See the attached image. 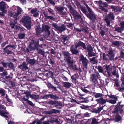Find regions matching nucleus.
<instances>
[{
	"instance_id": "e433bc0d",
	"label": "nucleus",
	"mask_w": 124,
	"mask_h": 124,
	"mask_svg": "<svg viewBox=\"0 0 124 124\" xmlns=\"http://www.w3.org/2000/svg\"><path fill=\"white\" fill-rule=\"evenodd\" d=\"M37 50L39 54H42L43 56H44L45 54L44 52L43 51L40 49H37Z\"/></svg>"
},
{
	"instance_id": "ea45409f",
	"label": "nucleus",
	"mask_w": 124,
	"mask_h": 124,
	"mask_svg": "<svg viewBox=\"0 0 124 124\" xmlns=\"http://www.w3.org/2000/svg\"><path fill=\"white\" fill-rule=\"evenodd\" d=\"M53 73L52 72L49 71L46 74V76L48 77H51L53 76Z\"/></svg>"
},
{
	"instance_id": "de8ad7c7",
	"label": "nucleus",
	"mask_w": 124,
	"mask_h": 124,
	"mask_svg": "<svg viewBox=\"0 0 124 124\" xmlns=\"http://www.w3.org/2000/svg\"><path fill=\"white\" fill-rule=\"evenodd\" d=\"M67 37L66 36H62V41L64 42H65L66 41H68L67 40Z\"/></svg>"
},
{
	"instance_id": "6e6552de",
	"label": "nucleus",
	"mask_w": 124,
	"mask_h": 124,
	"mask_svg": "<svg viewBox=\"0 0 124 124\" xmlns=\"http://www.w3.org/2000/svg\"><path fill=\"white\" fill-rule=\"evenodd\" d=\"M0 108H1L3 109H5L6 107L0 104ZM9 114V113L7 111L5 112L0 111V115L1 116L6 117V119L8 120V116L7 115Z\"/></svg>"
},
{
	"instance_id": "13d9d810",
	"label": "nucleus",
	"mask_w": 124,
	"mask_h": 124,
	"mask_svg": "<svg viewBox=\"0 0 124 124\" xmlns=\"http://www.w3.org/2000/svg\"><path fill=\"white\" fill-rule=\"evenodd\" d=\"M114 59V55H113L109 56L108 57V60L109 59L112 60H113Z\"/></svg>"
},
{
	"instance_id": "3c124183",
	"label": "nucleus",
	"mask_w": 124,
	"mask_h": 124,
	"mask_svg": "<svg viewBox=\"0 0 124 124\" xmlns=\"http://www.w3.org/2000/svg\"><path fill=\"white\" fill-rule=\"evenodd\" d=\"M80 107L82 109H86L87 108H89V107L87 106H85L84 105H82L80 106Z\"/></svg>"
},
{
	"instance_id": "0e129e2a",
	"label": "nucleus",
	"mask_w": 124,
	"mask_h": 124,
	"mask_svg": "<svg viewBox=\"0 0 124 124\" xmlns=\"http://www.w3.org/2000/svg\"><path fill=\"white\" fill-rule=\"evenodd\" d=\"M36 30L37 31V34H38L39 33H41L42 32V31H40V29L39 28H37L36 29Z\"/></svg>"
},
{
	"instance_id": "c03bdc74",
	"label": "nucleus",
	"mask_w": 124,
	"mask_h": 124,
	"mask_svg": "<svg viewBox=\"0 0 124 124\" xmlns=\"http://www.w3.org/2000/svg\"><path fill=\"white\" fill-rule=\"evenodd\" d=\"M108 96L109 97V98H112L113 99H114L115 100H117V97L115 96L114 95H108Z\"/></svg>"
},
{
	"instance_id": "5fc2aeb1",
	"label": "nucleus",
	"mask_w": 124,
	"mask_h": 124,
	"mask_svg": "<svg viewBox=\"0 0 124 124\" xmlns=\"http://www.w3.org/2000/svg\"><path fill=\"white\" fill-rule=\"evenodd\" d=\"M45 16L47 19H50L52 20H53L54 19V18L53 16H48L46 14H45Z\"/></svg>"
},
{
	"instance_id": "774afa93",
	"label": "nucleus",
	"mask_w": 124,
	"mask_h": 124,
	"mask_svg": "<svg viewBox=\"0 0 124 124\" xmlns=\"http://www.w3.org/2000/svg\"><path fill=\"white\" fill-rule=\"evenodd\" d=\"M82 89L83 91L85 93H90V92L86 89L83 88H82Z\"/></svg>"
},
{
	"instance_id": "9d476101",
	"label": "nucleus",
	"mask_w": 124,
	"mask_h": 124,
	"mask_svg": "<svg viewBox=\"0 0 124 124\" xmlns=\"http://www.w3.org/2000/svg\"><path fill=\"white\" fill-rule=\"evenodd\" d=\"M91 12H89V13L86 15L87 17L90 19L93 20L94 22L96 19L95 15L94 14L92 10H91Z\"/></svg>"
},
{
	"instance_id": "69168bd1",
	"label": "nucleus",
	"mask_w": 124,
	"mask_h": 124,
	"mask_svg": "<svg viewBox=\"0 0 124 124\" xmlns=\"http://www.w3.org/2000/svg\"><path fill=\"white\" fill-rule=\"evenodd\" d=\"M67 25L68 27L71 28L72 27V25L71 23H69L67 24Z\"/></svg>"
},
{
	"instance_id": "1a4fd4ad",
	"label": "nucleus",
	"mask_w": 124,
	"mask_h": 124,
	"mask_svg": "<svg viewBox=\"0 0 124 124\" xmlns=\"http://www.w3.org/2000/svg\"><path fill=\"white\" fill-rule=\"evenodd\" d=\"M8 6L7 5L5 2L3 1L0 2V10L3 13L6 12V11L4 10L6 8H8Z\"/></svg>"
},
{
	"instance_id": "7c9ffc66",
	"label": "nucleus",
	"mask_w": 124,
	"mask_h": 124,
	"mask_svg": "<svg viewBox=\"0 0 124 124\" xmlns=\"http://www.w3.org/2000/svg\"><path fill=\"white\" fill-rule=\"evenodd\" d=\"M107 101L108 102L112 104H115L116 102V100H109L108 101L107 100Z\"/></svg>"
},
{
	"instance_id": "bb28decb",
	"label": "nucleus",
	"mask_w": 124,
	"mask_h": 124,
	"mask_svg": "<svg viewBox=\"0 0 124 124\" xmlns=\"http://www.w3.org/2000/svg\"><path fill=\"white\" fill-rule=\"evenodd\" d=\"M96 79V78L95 75L94 74H91V76L90 77V80L93 81L94 80Z\"/></svg>"
},
{
	"instance_id": "b1692460",
	"label": "nucleus",
	"mask_w": 124,
	"mask_h": 124,
	"mask_svg": "<svg viewBox=\"0 0 124 124\" xmlns=\"http://www.w3.org/2000/svg\"><path fill=\"white\" fill-rule=\"evenodd\" d=\"M63 85L66 88H69L71 85V84L69 82H63L62 83Z\"/></svg>"
},
{
	"instance_id": "864d4df0",
	"label": "nucleus",
	"mask_w": 124,
	"mask_h": 124,
	"mask_svg": "<svg viewBox=\"0 0 124 124\" xmlns=\"http://www.w3.org/2000/svg\"><path fill=\"white\" fill-rule=\"evenodd\" d=\"M56 104L55 105L57 106H62V104L61 102H59L57 101H56Z\"/></svg>"
},
{
	"instance_id": "338daca9",
	"label": "nucleus",
	"mask_w": 124,
	"mask_h": 124,
	"mask_svg": "<svg viewBox=\"0 0 124 124\" xmlns=\"http://www.w3.org/2000/svg\"><path fill=\"white\" fill-rule=\"evenodd\" d=\"M1 74L2 76H4L7 75V72H5L2 73Z\"/></svg>"
},
{
	"instance_id": "5701e85b",
	"label": "nucleus",
	"mask_w": 124,
	"mask_h": 124,
	"mask_svg": "<svg viewBox=\"0 0 124 124\" xmlns=\"http://www.w3.org/2000/svg\"><path fill=\"white\" fill-rule=\"evenodd\" d=\"M123 107V105H116V108L113 111V112L114 113H116L118 111V109L117 108H122Z\"/></svg>"
},
{
	"instance_id": "8fccbe9b",
	"label": "nucleus",
	"mask_w": 124,
	"mask_h": 124,
	"mask_svg": "<svg viewBox=\"0 0 124 124\" xmlns=\"http://www.w3.org/2000/svg\"><path fill=\"white\" fill-rule=\"evenodd\" d=\"M8 124H22V123L20 122L15 123L12 121H10L8 123Z\"/></svg>"
},
{
	"instance_id": "f257e3e1",
	"label": "nucleus",
	"mask_w": 124,
	"mask_h": 124,
	"mask_svg": "<svg viewBox=\"0 0 124 124\" xmlns=\"http://www.w3.org/2000/svg\"><path fill=\"white\" fill-rule=\"evenodd\" d=\"M12 11H9L8 12V15L12 17L15 19L14 23L15 24L17 23V20L19 18V15L23 11L20 7L13 6L11 8Z\"/></svg>"
},
{
	"instance_id": "c85d7f7f",
	"label": "nucleus",
	"mask_w": 124,
	"mask_h": 124,
	"mask_svg": "<svg viewBox=\"0 0 124 124\" xmlns=\"http://www.w3.org/2000/svg\"><path fill=\"white\" fill-rule=\"evenodd\" d=\"M25 34L23 33H20L18 34V36L20 39H23L25 37Z\"/></svg>"
},
{
	"instance_id": "72a5a7b5",
	"label": "nucleus",
	"mask_w": 124,
	"mask_h": 124,
	"mask_svg": "<svg viewBox=\"0 0 124 124\" xmlns=\"http://www.w3.org/2000/svg\"><path fill=\"white\" fill-rule=\"evenodd\" d=\"M105 21L106 23L107 26H109L110 25V22L107 16H106L105 19Z\"/></svg>"
},
{
	"instance_id": "f704fd0d",
	"label": "nucleus",
	"mask_w": 124,
	"mask_h": 124,
	"mask_svg": "<svg viewBox=\"0 0 124 124\" xmlns=\"http://www.w3.org/2000/svg\"><path fill=\"white\" fill-rule=\"evenodd\" d=\"M115 30L118 32L121 33L122 32L123 30L120 27H116L115 28Z\"/></svg>"
},
{
	"instance_id": "2eb2a0df",
	"label": "nucleus",
	"mask_w": 124,
	"mask_h": 124,
	"mask_svg": "<svg viewBox=\"0 0 124 124\" xmlns=\"http://www.w3.org/2000/svg\"><path fill=\"white\" fill-rule=\"evenodd\" d=\"M27 64L26 62H23L21 65L19 66L18 67L19 68L22 69L23 70L27 69L28 67H27Z\"/></svg>"
},
{
	"instance_id": "cd10ccee",
	"label": "nucleus",
	"mask_w": 124,
	"mask_h": 124,
	"mask_svg": "<svg viewBox=\"0 0 124 124\" xmlns=\"http://www.w3.org/2000/svg\"><path fill=\"white\" fill-rule=\"evenodd\" d=\"M114 16L112 12H111L109 13L108 17L109 18L114 20Z\"/></svg>"
},
{
	"instance_id": "ddd939ff",
	"label": "nucleus",
	"mask_w": 124,
	"mask_h": 124,
	"mask_svg": "<svg viewBox=\"0 0 124 124\" xmlns=\"http://www.w3.org/2000/svg\"><path fill=\"white\" fill-rule=\"evenodd\" d=\"M96 101L97 102L98 104H100L101 105H103L107 101V100L104 99L102 97L99 99L96 100Z\"/></svg>"
},
{
	"instance_id": "e2e57ef3",
	"label": "nucleus",
	"mask_w": 124,
	"mask_h": 124,
	"mask_svg": "<svg viewBox=\"0 0 124 124\" xmlns=\"http://www.w3.org/2000/svg\"><path fill=\"white\" fill-rule=\"evenodd\" d=\"M99 2L98 5L99 6V8L100 9H101V7H103L101 6L102 4V1H101Z\"/></svg>"
},
{
	"instance_id": "4be33fe9",
	"label": "nucleus",
	"mask_w": 124,
	"mask_h": 124,
	"mask_svg": "<svg viewBox=\"0 0 124 124\" xmlns=\"http://www.w3.org/2000/svg\"><path fill=\"white\" fill-rule=\"evenodd\" d=\"M27 61L29 63L31 64V65L34 64L35 63V61L34 59H31L27 58L26 59Z\"/></svg>"
},
{
	"instance_id": "6e6d98bb",
	"label": "nucleus",
	"mask_w": 124,
	"mask_h": 124,
	"mask_svg": "<svg viewBox=\"0 0 124 124\" xmlns=\"http://www.w3.org/2000/svg\"><path fill=\"white\" fill-rule=\"evenodd\" d=\"M48 96L49 97H50L51 99H55L56 98V96L53 94H49Z\"/></svg>"
},
{
	"instance_id": "37998d69",
	"label": "nucleus",
	"mask_w": 124,
	"mask_h": 124,
	"mask_svg": "<svg viewBox=\"0 0 124 124\" xmlns=\"http://www.w3.org/2000/svg\"><path fill=\"white\" fill-rule=\"evenodd\" d=\"M92 51L89 52H88V55L89 57H91L95 55V54Z\"/></svg>"
},
{
	"instance_id": "39448f33",
	"label": "nucleus",
	"mask_w": 124,
	"mask_h": 124,
	"mask_svg": "<svg viewBox=\"0 0 124 124\" xmlns=\"http://www.w3.org/2000/svg\"><path fill=\"white\" fill-rule=\"evenodd\" d=\"M80 58V61H82L83 66L85 69L87 68L88 64V60L83 55H81Z\"/></svg>"
},
{
	"instance_id": "0eeeda50",
	"label": "nucleus",
	"mask_w": 124,
	"mask_h": 124,
	"mask_svg": "<svg viewBox=\"0 0 124 124\" xmlns=\"http://www.w3.org/2000/svg\"><path fill=\"white\" fill-rule=\"evenodd\" d=\"M42 32L45 31L46 33L47 36H49L50 34V32L49 29L50 27L48 25L43 24L42 26Z\"/></svg>"
},
{
	"instance_id": "f3484780",
	"label": "nucleus",
	"mask_w": 124,
	"mask_h": 124,
	"mask_svg": "<svg viewBox=\"0 0 124 124\" xmlns=\"http://www.w3.org/2000/svg\"><path fill=\"white\" fill-rule=\"evenodd\" d=\"M78 99L79 102H78V104H80L79 103H81L82 102H88L89 101L88 100H85L83 97H79Z\"/></svg>"
},
{
	"instance_id": "20e7f679",
	"label": "nucleus",
	"mask_w": 124,
	"mask_h": 124,
	"mask_svg": "<svg viewBox=\"0 0 124 124\" xmlns=\"http://www.w3.org/2000/svg\"><path fill=\"white\" fill-rule=\"evenodd\" d=\"M62 54L65 56V59L69 63L71 64L73 62V61L71 60V57L70 56V54L67 52L63 51Z\"/></svg>"
},
{
	"instance_id": "9b49d317",
	"label": "nucleus",
	"mask_w": 124,
	"mask_h": 124,
	"mask_svg": "<svg viewBox=\"0 0 124 124\" xmlns=\"http://www.w3.org/2000/svg\"><path fill=\"white\" fill-rule=\"evenodd\" d=\"M108 54H105L104 53L103 54V58L104 60H107L108 59V57L109 56L113 55V52L112 50H110L108 51Z\"/></svg>"
},
{
	"instance_id": "a18cd8bd",
	"label": "nucleus",
	"mask_w": 124,
	"mask_h": 124,
	"mask_svg": "<svg viewBox=\"0 0 124 124\" xmlns=\"http://www.w3.org/2000/svg\"><path fill=\"white\" fill-rule=\"evenodd\" d=\"M52 26L58 30L59 27L58 25L56 23H53L52 25Z\"/></svg>"
},
{
	"instance_id": "052dcab7",
	"label": "nucleus",
	"mask_w": 124,
	"mask_h": 124,
	"mask_svg": "<svg viewBox=\"0 0 124 124\" xmlns=\"http://www.w3.org/2000/svg\"><path fill=\"white\" fill-rule=\"evenodd\" d=\"M100 9L104 11L105 12H107L108 11V10L106 9L105 8H104L103 7H101Z\"/></svg>"
},
{
	"instance_id": "09e8293b",
	"label": "nucleus",
	"mask_w": 124,
	"mask_h": 124,
	"mask_svg": "<svg viewBox=\"0 0 124 124\" xmlns=\"http://www.w3.org/2000/svg\"><path fill=\"white\" fill-rule=\"evenodd\" d=\"M5 91L3 89L0 88V93H1L2 96H4L5 95Z\"/></svg>"
},
{
	"instance_id": "393cba45",
	"label": "nucleus",
	"mask_w": 124,
	"mask_h": 124,
	"mask_svg": "<svg viewBox=\"0 0 124 124\" xmlns=\"http://www.w3.org/2000/svg\"><path fill=\"white\" fill-rule=\"evenodd\" d=\"M66 29V28L65 27L64 25H62L61 27H59L58 30L60 31V32H62Z\"/></svg>"
},
{
	"instance_id": "412c9836",
	"label": "nucleus",
	"mask_w": 124,
	"mask_h": 124,
	"mask_svg": "<svg viewBox=\"0 0 124 124\" xmlns=\"http://www.w3.org/2000/svg\"><path fill=\"white\" fill-rule=\"evenodd\" d=\"M50 122L52 123L56 122L57 124H59L60 123L57 118H51L50 120Z\"/></svg>"
},
{
	"instance_id": "49530a36",
	"label": "nucleus",
	"mask_w": 124,
	"mask_h": 124,
	"mask_svg": "<svg viewBox=\"0 0 124 124\" xmlns=\"http://www.w3.org/2000/svg\"><path fill=\"white\" fill-rule=\"evenodd\" d=\"M77 74H76L71 76V78L72 80H75L77 78Z\"/></svg>"
},
{
	"instance_id": "dca6fc26",
	"label": "nucleus",
	"mask_w": 124,
	"mask_h": 124,
	"mask_svg": "<svg viewBox=\"0 0 124 124\" xmlns=\"http://www.w3.org/2000/svg\"><path fill=\"white\" fill-rule=\"evenodd\" d=\"M38 9L35 8L32 9L31 11V12L32 14H34L33 16L34 17H37L39 15V13L38 11Z\"/></svg>"
},
{
	"instance_id": "c756f323",
	"label": "nucleus",
	"mask_w": 124,
	"mask_h": 124,
	"mask_svg": "<svg viewBox=\"0 0 124 124\" xmlns=\"http://www.w3.org/2000/svg\"><path fill=\"white\" fill-rule=\"evenodd\" d=\"M8 47H6L4 49L5 52L7 53V54H12V52L9 50L8 48Z\"/></svg>"
},
{
	"instance_id": "6ab92c4d",
	"label": "nucleus",
	"mask_w": 124,
	"mask_h": 124,
	"mask_svg": "<svg viewBox=\"0 0 124 124\" xmlns=\"http://www.w3.org/2000/svg\"><path fill=\"white\" fill-rule=\"evenodd\" d=\"M94 97L96 98H101L103 96V95L100 93H94Z\"/></svg>"
},
{
	"instance_id": "f8f14e48",
	"label": "nucleus",
	"mask_w": 124,
	"mask_h": 124,
	"mask_svg": "<svg viewBox=\"0 0 124 124\" xmlns=\"http://www.w3.org/2000/svg\"><path fill=\"white\" fill-rule=\"evenodd\" d=\"M78 45H75V46L73 45L70 48V51L73 54H76L77 53L78 51L77 50Z\"/></svg>"
},
{
	"instance_id": "4c0bfd02",
	"label": "nucleus",
	"mask_w": 124,
	"mask_h": 124,
	"mask_svg": "<svg viewBox=\"0 0 124 124\" xmlns=\"http://www.w3.org/2000/svg\"><path fill=\"white\" fill-rule=\"evenodd\" d=\"M98 69L99 72L103 73L104 72L103 70V68L100 66H98Z\"/></svg>"
},
{
	"instance_id": "a878e982",
	"label": "nucleus",
	"mask_w": 124,
	"mask_h": 124,
	"mask_svg": "<svg viewBox=\"0 0 124 124\" xmlns=\"http://www.w3.org/2000/svg\"><path fill=\"white\" fill-rule=\"evenodd\" d=\"M112 43L113 45L118 47L120 46V42L117 41H112Z\"/></svg>"
},
{
	"instance_id": "4468645a",
	"label": "nucleus",
	"mask_w": 124,
	"mask_h": 124,
	"mask_svg": "<svg viewBox=\"0 0 124 124\" xmlns=\"http://www.w3.org/2000/svg\"><path fill=\"white\" fill-rule=\"evenodd\" d=\"M110 8L113 9L114 11L115 12H120L122 9L121 7H115L113 6H110Z\"/></svg>"
},
{
	"instance_id": "2f4dec72",
	"label": "nucleus",
	"mask_w": 124,
	"mask_h": 124,
	"mask_svg": "<svg viewBox=\"0 0 124 124\" xmlns=\"http://www.w3.org/2000/svg\"><path fill=\"white\" fill-rule=\"evenodd\" d=\"M55 8L60 12H62L64 10V8L62 7H56Z\"/></svg>"
},
{
	"instance_id": "bf43d9fd",
	"label": "nucleus",
	"mask_w": 124,
	"mask_h": 124,
	"mask_svg": "<svg viewBox=\"0 0 124 124\" xmlns=\"http://www.w3.org/2000/svg\"><path fill=\"white\" fill-rule=\"evenodd\" d=\"M27 102L29 105L32 106H34V104H33L31 101L29 100Z\"/></svg>"
},
{
	"instance_id": "603ef678",
	"label": "nucleus",
	"mask_w": 124,
	"mask_h": 124,
	"mask_svg": "<svg viewBox=\"0 0 124 124\" xmlns=\"http://www.w3.org/2000/svg\"><path fill=\"white\" fill-rule=\"evenodd\" d=\"M91 124H98V123L95 119L93 118V119Z\"/></svg>"
},
{
	"instance_id": "aec40b11",
	"label": "nucleus",
	"mask_w": 124,
	"mask_h": 124,
	"mask_svg": "<svg viewBox=\"0 0 124 124\" xmlns=\"http://www.w3.org/2000/svg\"><path fill=\"white\" fill-rule=\"evenodd\" d=\"M58 112V110L53 109L50 111H47V113L50 114L53 113H56Z\"/></svg>"
},
{
	"instance_id": "79ce46f5",
	"label": "nucleus",
	"mask_w": 124,
	"mask_h": 124,
	"mask_svg": "<svg viewBox=\"0 0 124 124\" xmlns=\"http://www.w3.org/2000/svg\"><path fill=\"white\" fill-rule=\"evenodd\" d=\"M87 49L88 51V52H89L92 51L93 50L91 46L90 45H89L87 46Z\"/></svg>"
},
{
	"instance_id": "a19ab883",
	"label": "nucleus",
	"mask_w": 124,
	"mask_h": 124,
	"mask_svg": "<svg viewBox=\"0 0 124 124\" xmlns=\"http://www.w3.org/2000/svg\"><path fill=\"white\" fill-rule=\"evenodd\" d=\"M78 46H82L85 49L86 48L85 44L82 42H79L78 43Z\"/></svg>"
},
{
	"instance_id": "f03ea898",
	"label": "nucleus",
	"mask_w": 124,
	"mask_h": 124,
	"mask_svg": "<svg viewBox=\"0 0 124 124\" xmlns=\"http://www.w3.org/2000/svg\"><path fill=\"white\" fill-rule=\"evenodd\" d=\"M20 22L28 29H30L31 26V18L28 16L23 17L20 20Z\"/></svg>"
},
{
	"instance_id": "473e14b6",
	"label": "nucleus",
	"mask_w": 124,
	"mask_h": 124,
	"mask_svg": "<svg viewBox=\"0 0 124 124\" xmlns=\"http://www.w3.org/2000/svg\"><path fill=\"white\" fill-rule=\"evenodd\" d=\"M30 97L33 99H38L39 98V96L38 95H35L33 94L30 95Z\"/></svg>"
},
{
	"instance_id": "423d86ee",
	"label": "nucleus",
	"mask_w": 124,
	"mask_h": 124,
	"mask_svg": "<svg viewBox=\"0 0 124 124\" xmlns=\"http://www.w3.org/2000/svg\"><path fill=\"white\" fill-rule=\"evenodd\" d=\"M37 47L36 44L35 43L34 41L33 40L31 42L30 45L27 49V50L28 52H30L29 49L31 51L34 50H35Z\"/></svg>"
},
{
	"instance_id": "7ed1b4c3",
	"label": "nucleus",
	"mask_w": 124,
	"mask_h": 124,
	"mask_svg": "<svg viewBox=\"0 0 124 124\" xmlns=\"http://www.w3.org/2000/svg\"><path fill=\"white\" fill-rule=\"evenodd\" d=\"M103 68L106 69L105 71L107 73L108 77L110 76L111 74L112 75L115 76L116 75L117 77L119 78V76L118 74H116V70L114 69L112 71V68L111 67L110 65H105L103 66Z\"/></svg>"
},
{
	"instance_id": "58836bf2",
	"label": "nucleus",
	"mask_w": 124,
	"mask_h": 124,
	"mask_svg": "<svg viewBox=\"0 0 124 124\" xmlns=\"http://www.w3.org/2000/svg\"><path fill=\"white\" fill-rule=\"evenodd\" d=\"M56 101H49L47 103L50 104L52 105H55V104H56Z\"/></svg>"
},
{
	"instance_id": "680f3d73",
	"label": "nucleus",
	"mask_w": 124,
	"mask_h": 124,
	"mask_svg": "<svg viewBox=\"0 0 124 124\" xmlns=\"http://www.w3.org/2000/svg\"><path fill=\"white\" fill-rule=\"evenodd\" d=\"M120 80L122 81L121 86H124V78L123 77H122L121 78Z\"/></svg>"
},
{
	"instance_id": "4d7b16f0",
	"label": "nucleus",
	"mask_w": 124,
	"mask_h": 124,
	"mask_svg": "<svg viewBox=\"0 0 124 124\" xmlns=\"http://www.w3.org/2000/svg\"><path fill=\"white\" fill-rule=\"evenodd\" d=\"M121 26V28L123 29H124V22H123L120 23Z\"/></svg>"
},
{
	"instance_id": "a211bd4d",
	"label": "nucleus",
	"mask_w": 124,
	"mask_h": 124,
	"mask_svg": "<svg viewBox=\"0 0 124 124\" xmlns=\"http://www.w3.org/2000/svg\"><path fill=\"white\" fill-rule=\"evenodd\" d=\"M122 119V118L120 115L118 114H117L115 116L114 121L115 122H118Z\"/></svg>"
},
{
	"instance_id": "c9c22d12",
	"label": "nucleus",
	"mask_w": 124,
	"mask_h": 124,
	"mask_svg": "<svg viewBox=\"0 0 124 124\" xmlns=\"http://www.w3.org/2000/svg\"><path fill=\"white\" fill-rule=\"evenodd\" d=\"M92 62H93V63H94L97 62V61L96 58L95 57H93L92 58L89 59Z\"/></svg>"
}]
</instances>
